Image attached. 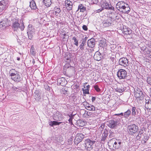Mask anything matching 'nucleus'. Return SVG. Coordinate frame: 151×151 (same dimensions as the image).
<instances>
[{"label":"nucleus","mask_w":151,"mask_h":151,"mask_svg":"<svg viewBox=\"0 0 151 151\" xmlns=\"http://www.w3.org/2000/svg\"><path fill=\"white\" fill-rule=\"evenodd\" d=\"M116 9L120 12L128 14L130 10V8L128 4L124 1H119L116 5Z\"/></svg>","instance_id":"1"},{"label":"nucleus","mask_w":151,"mask_h":151,"mask_svg":"<svg viewBox=\"0 0 151 151\" xmlns=\"http://www.w3.org/2000/svg\"><path fill=\"white\" fill-rule=\"evenodd\" d=\"M12 27L15 30H17L18 28H20L21 30H24V27L23 21H22V23H21L20 24L19 23V21L18 19H12Z\"/></svg>","instance_id":"2"},{"label":"nucleus","mask_w":151,"mask_h":151,"mask_svg":"<svg viewBox=\"0 0 151 151\" xmlns=\"http://www.w3.org/2000/svg\"><path fill=\"white\" fill-rule=\"evenodd\" d=\"M95 142V141L91 140L89 139L86 140L84 145L86 150L89 151H93L94 150L93 144Z\"/></svg>","instance_id":"3"},{"label":"nucleus","mask_w":151,"mask_h":151,"mask_svg":"<svg viewBox=\"0 0 151 151\" xmlns=\"http://www.w3.org/2000/svg\"><path fill=\"white\" fill-rule=\"evenodd\" d=\"M134 96L138 100H142L144 98V95L142 90L137 88L134 90Z\"/></svg>","instance_id":"4"},{"label":"nucleus","mask_w":151,"mask_h":151,"mask_svg":"<svg viewBox=\"0 0 151 151\" xmlns=\"http://www.w3.org/2000/svg\"><path fill=\"white\" fill-rule=\"evenodd\" d=\"M117 75L120 79H126L128 77L127 71L123 69L119 70Z\"/></svg>","instance_id":"5"},{"label":"nucleus","mask_w":151,"mask_h":151,"mask_svg":"<svg viewBox=\"0 0 151 151\" xmlns=\"http://www.w3.org/2000/svg\"><path fill=\"white\" fill-rule=\"evenodd\" d=\"M127 130L129 131V134L132 135L137 131L138 127L135 124H132L128 126Z\"/></svg>","instance_id":"6"},{"label":"nucleus","mask_w":151,"mask_h":151,"mask_svg":"<svg viewBox=\"0 0 151 151\" xmlns=\"http://www.w3.org/2000/svg\"><path fill=\"white\" fill-rule=\"evenodd\" d=\"M9 4L8 0H3L0 1V12L7 7Z\"/></svg>","instance_id":"7"},{"label":"nucleus","mask_w":151,"mask_h":151,"mask_svg":"<svg viewBox=\"0 0 151 151\" xmlns=\"http://www.w3.org/2000/svg\"><path fill=\"white\" fill-rule=\"evenodd\" d=\"M11 79L15 82H18L22 80V74L19 72L12 77Z\"/></svg>","instance_id":"8"},{"label":"nucleus","mask_w":151,"mask_h":151,"mask_svg":"<svg viewBox=\"0 0 151 151\" xmlns=\"http://www.w3.org/2000/svg\"><path fill=\"white\" fill-rule=\"evenodd\" d=\"M119 65L125 67L128 65V60L126 58L122 57L119 60Z\"/></svg>","instance_id":"9"},{"label":"nucleus","mask_w":151,"mask_h":151,"mask_svg":"<svg viewBox=\"0 0 151 151\" xmlns=\"http://www.w3.org/2000/svg\"><path fill=\"white\" fill-rule=\"evenodd\" d=\"M118 122L111 119L107 122V125L111 128H115Z\"/></svg>","instance_id":"10"},{"label":"nucleus","mask_w":151,"mask_h":151,"mask_svg":"<svg viewBox=\"0 0 151 151\" xmlns=\"http://www.w3.org/2000/svg\"><path fill=\"white\" fill-rule=\"evenodd\" d=\"M84 137V135L82 134H77L74 139L75 142L78 144L82 140Z\"/></svg>","instance_id":"11"},{"label":"nucleus","mask_w":151,"mask_h":151,"mask_svg":"<svg viewBox=\"0 0 151 151\" xmlns=\"http://www.w3.org/2000/svg\"><path fill=\"white\" fill-rule=\"evenodd\" d=\"M84 105L85 108L88 110L93 111L95 110L96 108L95 107L91 104H88L87 102H84Z\"/></svg>","instance_id":"12"},{"label":"nucleus","mask_w":151,"mask_h":151,"mask_svg":"<svg viewBox=\"0 0 151 151\" xmlns=\"http://www.w3.org/2000/svg\"><path fill=\"white\" fill-rule=\"evenodd\" d=\"M53 119L56 121H60L62 119L61 114L59 111H56L53 115Z\"/></svg>","instance_id":"13"},{"label":"nucleus","mask_w":151,"mask_h":151,"mask_svg":"<svg viewBox=\"0 0 151 151\" xmlns=\"http://www.w3.org/2000/svg\"><path fill=\"white\" fill-rule=\"evenodd\" d=\"M116 141L114 143L113 147L116 149H119L122 147V141L119 139H116Z\"/></svg>","instance_id":"14"},{"label":"nucleus","mask_w":151,"mask_h":151,"mask_svg":"<svg viewBox=\"0 0 151 151\" xmlns=\"http://www.w3.org/2000/svg\"><path fill=\"white\" fill-rule=\"evenodd\" d=\"M102 7H103V9H109L114 10V7L111 6V5L109 4L108 2L106 1L104 2L102 5Z\"/></svg>","instance_id":"15"},{"label":"nucleus","mask_w":151,"mask_h":151,"mask_svg":"<svg viewBox=\"0 0 151 151\" xmlns=\"http://www.w3.org/2000/svg\"><path fill=\"white\" fill-rule=\"evenodd\" d=\"M145 108L147 109L151 110V100L149 97H147L145 99Z\"/></svg>","instance_id":"16"},{"label":"nucleus","mask_w":151,"mask_h":151,"mask_svg":"<svg viewBox=\"0 0 151 151\" xmlns=\"http://www.w3.org/2000/svg\"><path fill=\"white\" fill-rule=\"evenodd\" d=\"M65 5L68 10H71L72 9L73 3L70 1L65 0Z\"/></svg>","instance_id":"17"},{"label":"nucleus","mask_w":151,"mask_h":151,"mask_svg":"<svg viewBox=\"0 0 151 151\" xmlns=\"http://www.w3.org/2000/svg\"><path fill=\"white\" fill-rule=\"evenodd\" d=\"M34 97L37 101H40L41 99L40 93L39 90L36 91L34 93Z\"/></svg>","instance_id":"18"},{"label":"nucleus","mask_w":151,"mask_h":151,"mask_svg":"<svg viewBox=\"0 0 151 151\" xmlns=\"http://www.w3.org/2000/svg\"><path fill=\"white\" fill-rule=\"evenodd\" d=\"M95 44V40L93 38H91L88 41V45L90 47H93Z\"/></svg>","instance_id":"19"},{"label":"nucleus","mask_w":151,"mask_h":151,"mask_svg":"<svg viewBox=\"0 0 151 151\" xmlns=\"http://www.w3.org/2000/svg\"><path fill=\"white\" fill-rule=\"evenodd\" d=\"M101 54L99 52H96L94 55L93 58L95 60L99 61L101 59Z\"/></svg>","instance_id":"20"},{"label":"nucleus","mask_w":151,"mask_h":151,"mask_svg":"<svg viewBox=\"0 0 151 151\" xmlns=\"http://www.w3.org/2000/svg\"><path fill=\"white\" fill-rule=\"evenodd\" d=\"M29 6L32 9L36 10L37 9L35 2L33 0L30 2Z\"/></svg>","instance_id":"21"},{"label":"nucleus","mask_w":151,"mask_h":151,"mask_svg":"<svg viewBox=\"0 0 151 151\" xmlns=\"http://www.w3.org/2000/svg\"><path fill=\"white\" fill-rule=\"evenodd\" d=\"M78 10H79L80 12H83L85 11L86 10V7L82 4H80L78 6Z\"/></svg>","instance_id":"22"},{"label":"nucleus","mask_w":151,"mask_h":151,"mask_svg":"<svg viewBox=\"0 0 151 151\" xmlns=\"http://www.w3.org/2000/svg\"><path fill=\"white\" fill-rule=\"evenodd\" d=\"M43 3L47 7H50L52 3L51 0H43Z\"/></svg>","instance_id":"23"},{"label":"nucleus","mask_w":151,"mask_h":151,"mask_svg":"<svg viewBox=\"0 0 151 151\" xmlns=\"http://www.w3.org/2000/svg\"><path fill=\"white\" fill-rule=\"evenodd\" d=\"M87 37H85L83 39L82 41L81 42V45L79 46L80 49L82 50H84V45L85 43L86 42L87 39Z\"/></svg>","instance_id":"24"},{"label":"nucleus","mask_w":151,"mask_h":151,"mask_svg":"<svg viewBox=\"0 0 151 151\" xmlns=\"http://www.w3.org/2000/svg\"><path fill=\"white\" fill-rule=\"evenodd\" d=\"M103 26L105 27H107L111 25V22L109 20H106L103 21L102 22Z\"/></svg>","instance_id":"25"},{"label":"nucleus","mask_w":151,"mask_h":151,"mask_svg":"<svg viewBox=\"0 0 151 151\" xmlns=\"http://www.w3.org/2000/svg\"><path fill=\"white\" fill-rule=\"evenodd\" d=\"M61 123V122H58L56 121H50L49 122V124L51 126H53L54 125H59Z\"/></svg>","instance_id":"26"},{"label":"nucleus","mask_w":151,"mask_h":151,"mask_svg":"<svg viewBox=\"0 0 151 151\" xmlns=\"http://www.w3.org/2000/svg\"><path fill=\"white\" fill-rule=\"evenodd\" d=\"M54 11L55 14L56 16H58L61 12V10L60 8L55 6L54 8Z\"/></svg>","instance_id":"27"},{"label":"nucleus","mask_w":151,"mask_h":151,"mask_svg":"<svg viewBox=\"0 0 151 151\" xmlns=\"http://www.w3.org/2000/svg\"><path fill=\"white\" fill-rule=\"evenodd\" d=\"M65 81H66L65 78H59L58 80V83H59V84L61 86H63L64 84V82Z\"/></svg>","instance_id":"28"},{"label":"nucleus","mask_w":151,"mask_h":151,"mask_svg":"<svg viewBox=\"0 0 151 151\" xmlns=\"http://www.w3.org/2000/svg\"><path fill=\"white\" fill-rule=\"evenodd\" d=\"M131 114V111L129 109H128L127 111L124 113V117L128 118Z\"/></svg>","instance_id":"29"},{"label":"nucleus","mask_w":151,"mask_h":151,"mask_svg":"<svg viewBox=\"0 0 151 151\" xmlns=\"http://www.w3.org/2000/svg\"><path fill=\"white\" fill-rule=\"evenodd\" d=\"M35 30L32 25L31 24H29L28 26V28L27 32H29L32 33H34Z\"/></svg>","instance_id":"30"},{"label":"nucleus","mask_w":151,"mask_h":151,"mask_svg":"<svg viewBox=\"0 0 151 151\" xmlns=\"http://www.w3.org/2000/svg\"><path fill=\"white\" fill-rule=\"evenodd\" d=\"M132 116H135L136 115V112H137V110L135 106H132Z\"/></svg>","instance_id":"31"},{"label":"nucleus","mask_w":151,"mask_h":151,"mask_svg":"<svg viewBox=\"0 0 151 151\" xmlns=\"http://www.w3.org/2000/svg\"><path fill=\"white\" fill-rule=\"evenodd\" d=\"M19 72L17 71L14 69H12L10 70L9 71V73L10 76L12 77L14 75H15L16 73H18Z\"/></svg>","instance_id":"32"},{"label":"nucleus","mask_w":151,"mask_h":151,"mask_svg":"<svg viewBox=\"0 0 151 151\" xmlns=\"http://www.w3.org/2000/svg\"><path fill=\"white\" fill-rule=\"evenodd\" d=\"M67 88L66 87H65L62 88L60 92L61 93H62L64 95H66L67 93Z\"/></svg>","instance_id":"33"},{"label":"nucleus","mask_w":151,"mask_h":151,"mask_svg":"<svg viewBox=\"0 0 151 151\" xmlns=\"http://www.w3.org/2000/svg\"><path fill=\"white\" fill-rule=\"evenodd\" d=\"M30 52L31 54L33 55H34L35 54V48H34L33 45H32L31 46V49L30 50Z\"/></svg>","instance_id":"34"},{"label":"nucleus","mask_w":151,"mask_h":151,"mask_svg":"<svg viewBox=\"0 0 151 151\" xmlns=\"http://www.w3.org/2000/svg\"><path fill=\"white\" fill-rule=\"evenodd\" d=\"M107 132H108L107 131L106 132H105V131L104 132V135L103 136V137H102V139H101V141H104L105 140V139L106 138V137L108 135V133Z\"/></svg>","instance_id":"35"},{"label":"nucleus","mask_w":151,"mask_h":151,"mask_svg":"<svg viewBox=\"0 0 151 151\" xmlns=\"http://www.w3.org/2000/svg\"><path fill=\"white\" fill-rule=\"evenodd\" d=\"M27 33L29 38L30 40L32 39V38L34 33L29 32H27Z\"/></svg>","instance_id":"36"},{"label":"nucleus","mask_w":151,"mask_h":151,"mask_svg":"<svg viewBox=\"0 0 151 151\" xmlns=\"http://www.w3.org/2000/svg\"><path fill=\"white\" fill-rule=\"evenodd\" d=\"M72 40H74V44L76 46H78V40L76 39V38L75 37H73L72 38Z\"/></svg>","instance_id":"37"},{"label":"nucleus","mask_w":151,"mask_h":151,"mask_svg":"<svg viewBox=\"0 0 151 151\" xmlns=\"http://www.w3.org/2000/svg\"><path fill=\"white\" fill-rule=\"evenodd\" d=\"M124 87H122L121 88H118L117 89L116 91L120 93H121L125 90Z\"/></svg>","instance_id":"38"},{"label":"nucleus","mask_w":151,"mask_h":151,"mask_svg":"<svg viewBox=\"0 0 151 151\" xmlns=\"http://www.w3.org/2000/svg\"><path fill=\"white\" fill-rule=\"evenodd\" d=\"M109 138H112L114 137V132H112L111 130L109 131Z\"/></svg>","instance_id":"39"},{"label":"nucleus","mask_w":151,"mask_h":151,"mask_svg":"<svg viewBox=\"0 0 151 151\" xmlns=\"http://www.w3.org/2000/svg\"><path fill=\"white\" fill-rule=\"evenodd\" d=\"M94 88L96 91L98 92H99L101 91L100 89L99 88L98 86L97 85H95L94 86Z\"/></svg>","instance_id":"40"},{"label":"nucleus","mask_w":151,"mask_h":151,"mask_svg":"<svg viewBox=\"0 0 151 151\" xmlns=\"http://www.w3.org/2000/svg\"><path fill=\"white\" fill-rule=\"evenodd\" d=\"M147 82L151 86V77L148 76L147 79Z\"/></svg>","instance_id":"41"},{"label":"nucleus","mask_w":151,"mask_h":151,"mask_svg":"<svg viewBox=\"0 0 151 151\" xmlns=\"http://www.w3.org/2000/svg\"><path fill=\"white\" fill-rule=\"evenodd\" d=\"M82 91H83V93L85 94H89V89H84L83 88H82Z\"/></svg>","instance_id":"42"},{"label":"nucleus","mask_w":151,"mask_h":151,"mask_svg":"<svg viewBox=\"0 0 151 151\" xmlns=\"http://www.w3.org/2000/svg\"><path fill=\"white\" fill-rule=\"evenodd\" d=\"M125 34H126L127 35H130L132 31L130 30V29H129V30H127V31H125Z\"/></svg>","instance_id":"43"},{"label":"nucleus","mask_w":151,"mask_h":151,"mask_svg":"<svg viewBox=\"0 0 151 151\" xmlns=\"http://www.w3.org/2000/svg\"><path fill=\"white\" fill-rule=\"evenodd\" d=\"M72 143V140L71 139H68V142L67 143L68 145H71Z\"/></svg>","instance_id":"44"},{"label":"nucleus","mask_w":151,"mask_h":151,"mask_svg":"<svg viewBox=\"0 0 151 151\" xmlns=\"http://www.w3.org/2000/svg\"><path fill=\"white\" fill-rule=\"evenodd\" d=\"M0 27H6V24L4 23V22H1L0 23Z\"/></svg>","instance_id":"45"},{"label":"nucleus","mask_w":151,"mask_h":151,"mask_svg":"<svg viewBox=\"0 0 151 151\" xmlns=\"http://www.w3.org/2000/svg\"><path fill=\"white\" fill-rule=\"evenodd\" d=\"M91 3L93 4H97L99 2L98 0H91Z\"/></svg>","instance_id":"46"},{"label":"nucleus","mask_w":151,"mask_h":151,"mask_svg":"<svg viewBox=\"0 0 151 151\" xmlns=\"http://www.w3.org/2000/svg\"><path fill=\"white\" fill-rule=\"evenodd\" d=\"M82 28L84 30L87 31L88 30L87 27L85 25H83L82 27Z\"/></svg>","instance_id":"47"},{"label":"nucleus","mask_w":151,"mask_h":151,"mask_svg":"<svg viewBox=\"0 0 151 151\" xmlns=\"http://www.w3.org/2000/svg\"><path fill=\"white\" fill-rule=\"evenodd\" d=\"M74 86L75 87L74 88H76L77 90H79V86L77 84L75 85Z\"/></svg>","instance_id":"48"},{"label":"nucleus","mask_w":151,"mask_h":151,"mask_svg":"<svg viewBox=\"0 0 151 151\" xmlns=\"http://www.w3.org/2000/svg\"><path fill=\"white\" fill-rule=\"evenodd\" d=\"M103 10V8H101L100 9H99L98 10H96V12H100L102 11Z\"/></svg>","instance_id":"49"},{"label":"nucleus","mask_w":151,"mask_h":151,"mask_svg":"<svg viewBox=\"0 0 151 151\" xmlns=\"http://www.w3.org/2000/svg\"><path fill=\"white\" fill-rule=\"evenodd\" d=\"M141 136V135L138 134L136 137V139L137 140H139L140 139Z\"/></svg>","instance_id":"50"},{"label":"nucleus","mask_w":151,"mask_h":151,"mask_svg":"<svg viewBox=\"0 0 151 151\" xmlns=\"http://www.w3.org/2000/svg\"><path fill=\"white\" fill-rule=\"evenodd\" d=\"M143 133V130L141 129L139 131L138 133V134L141 135V134H142Z\"/></svg>","instance_id":"51"},{"label":"nucleus","mask_w":151,"mask_h":151,"mask_svg":"<svg viewBox=\"0 0 151 151\" xmlns=\"http://www.w3.org/2000/svg\"><path fill=\"white\" fill-rule=\"evenodd\" d=\"M80 123V124L82 123V125H84L85 124V122H84L82 120H80L79 121V123Z\"/></svg>","instance_id":"52"},{"label":"nucleus","mask_w":151,"mask_h":151,"mask_svg":"<svg viewBox=\"0 0 151 151\" xmlns=\"http://www.w3.org/2000/svg\"><path fill=\"white\" fill-rule=\"evenodd\" d=\"M75 114H71L70 115H69V116L70 118H72V119L73 118V116L75 115Z\"/></svg>","instance_id":"53"},{"label":"nucleus","mask_w":151,"mask_h":151,"mask_svg":"<svg viewBox=\"0 0 151 151\" xmlns=\"http://www.w3.org/2000/svg\"><path fill=\"white\" fill-rule=\"evenodd\" d=\"M96 99V97L94 96H92V102H93Z\"/></svg>","instance_id":"54"},{"label":"nucleus","mask_w":151,"mask_h":151,"mask_svg":"<svg viewBox=\"0 0 151 151\" xmlns=\"http://www.w3.org/2000/svg\"><path fill=\"white\" fill-rule=\"evenodd\" d=\"M66 60H67V62H68L70 60V58H68V57L66 58Z\"/></svg>","instance_id":"55"},{"label":"nucleus","mask_w":151,"mask_h":151,"mask_svg":"<svg viewBox=\"0 0 151 151\" xmlns=\"http://www.w3.org/2000/svg\"><path fill=\"white\" fill-rule=\"evenodd\" d=\"M116 115H120L121 116H124V113H121L120 114H116Z\"/></svg>","instance_id":"56"},{"label":"nucleus","mask_w":151,"mask_h":151,"mask_svg":"<svg viewBox=\"0 0 151 151\" xmlns=\"http://www.w3.org/2000/svg\"><path fill=\"white\" fill-rule=\"evenodd\" d=\"M72 119H73L72 118H69V119L68 120V121H69V122H70L71 123H72Z\"/></svg>","instance_id":"57"},{"label":"nucleus","mask_w":151,"mask_h":151,"mask_svg":"<svg viewBox=\"0 0 151 151\" xmlns=\"http://www.w3.org/2000/svg\"><path fill=\"white\" fill-rule=\"evenodd\" d=\"M17 41L20 44H21V42H22V41L20 40H19V39L17 40Z\"/></svg>","instance_id":"58"},{"label":"nucleus","mask_w":151,"mask_h":151,"mask_svg":"<svg viewBox=\"0 0 151 151\" xmlns=\"http://www.w3.org/2000/svg\"><path fill=\"white\" fill-rule=\"evenodd\" d=\"M86 89H89V88H90V86L88 85L86 86Z\"/></svg>","instance_id":"59"},{"label":"nucleus","mask_w":151,"mask_h":151,"mask_svg":"<svg viewBox=\"0 0 151 151\" xmlns=\"http://www.w3.org/2000/svg\"><path fill=\"white\" fill-rule=\"evenodd\" d=\"M17 60H20V58H19V57H17Z\"/></svg>","instance_id":"60"},{"label":"nucleus","mask_w":151,"mask_h":151,"mask_svg":"<svg viewBox=\"0 0 151 151\" xmlns=\"http://www.w3.org/2000/svg\"><path fill=\"white\" fill-rule=\"evenodd\" d=\"M96 108H97V107H96ZM96 109L95 110H96V112H97V111H98L99 110H98V109Z\"/></svg>","instance_id":"61"},{"label":"nucleus","mask_w":151,"mask_h":151,"mask_svg":"<svg viewBox=\"0 0 151 151\" xmlns=\"http://www.w3.org/2000/svg\"><path fill=\"white\" fill-rule=\"evenodd\" d=\"M35 61L34 60H33L32 61V63L34 64L35 63Z\"/></svg>","instance_id":"62"},{"label":"nucleus","mask_w":151,"mask_h":151,"mask_svg":"<svg viewBox=\"0 0 151 151\" xmlns=\"http://www.w3.org/2000/svg\"><path fill=\"white\" fill-rule=\"evenodd\" d=\"M115 139H114V138H113V139H111V140H114V141H115Z\"/></svg>","instance_id":"63"},{"label":"nucleus","mask_w":151,"mask_h":151,"mask_svg":"<svg viewBox=\"0 0 151 151\" xmlns=\"http://www.w3.org/2000/svg\"><path fill=\"white\" fill-rule=\"evenodd\" d=\"M13 89H17V88H16L15 87H13Z\"/></svg>","instance_id":"64"}]
</instances>
